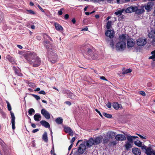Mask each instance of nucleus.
<instances>
[{
	"label": "nucleus",
	"instance_id": "nucleus-36",
	"mask_svg": "<svg viewBox=\"0 0 155 155\" xmlns=\"http://www.w3.org/2000/svg\"><path fill=\"white\" fill-rule=\"evenodd\" d=\"M112 23V22L111 21H108L106 25V28L107 29H109L110 28L111 25Z\"/></svg>",
	"mask_w": 155,
	"mask_h": 155
},
{
	"label": "nucleus",
	"instance_id": "nucleus-28",
	"mask_svg": "<svg viewBox=\"0 0 155 155\" xmlns=\"http://www.w3.org/2000/svg\"><path fill=\"white\" fill-rule=\"evenodd\" d=\"M42 139L45 142H48V140L46 132H45L44 134L43 135Z\"/></svg>",
	"mask_w": 155,
	"mask_h": 155
},
{
	"label": "nucleus",
	"instance_id": "nucleus-35",
	"mask_svg": "<svg viewBox=\"0 0 155 155\" xmlns=\"http://www.w3.org/2000/svg\"><path fill=\"white\" fill-rule=\"evenodd\" d=\"M43 37L45 39H46L48 40H49L51 41H52V40L51 38L46 33H45L44 34Z\"/></svg>",
	"mask_w": 155,
	"mask_h": 155
},
{
	"label": "nucleus",
	"instance_id": "nucleus-7",
	"mask_svg": "<svg viewBox=\"0 0 155 155\" xmlns=\"http://www.w3.org/2000/svg\"><path fill=\"white\" fill-rule=\"evenodd\" d=\"M58 56L56 54L51 55L48 57L49 61L53 64L55 63L58 60Z\"/></svg>",
	"mask_w": 155,
	"mask_h": 155
},
{
	"label": "nucleus",
	"instance_id": "nucleus-42",
	"mask_svg": "<svg viewBox=\"0 0 155 155\" xmlns=\"http://www.w3.org/2000/svg\"><path fill=\"white\" fill-rule=\"evenodd\" d=\"M6 103L7 104V107L8 110L9 111H11L12 110V108L10 104L8 101H6Z\"/></svg>",
	"mask_w": 155,
	"mask_h": 155
},
{
	"label": "nucleus",
	"instance_id": "nucleus-2",
	"mask_svg": "<svg viewBox=\"0 0 155 155\" xmlns=\"http://www.w3.org/2000/svg\"><path fill=\"white\" fill-rule=\"evenodd\" d=\"M80 50L83 53H85L89 57V59L94 60L96 58V51L94 48L90 44L82 45L81 47Z\"/></svg>",
	"mask_w": 155,
	"mask_h": 155
},
{
	"label": "nucleus",
	"instance_id": "nucleus-45",
	"mask_svg": "<svg viewBox=\"0 0 155 155\" xmlns=\"http://www.w3.org/2000/svg\"><path fill=\"white\" fill-rule=\"evenodd\" d=\"M131 10L132 12H136V11L137 10V7L136 6L135 7H131Z\"/></svg>",
	"mask_w": 155,
	"mask_h": 155
},
{
	"label": "nucleus",
	"instance_id": "nucleus-59",
	"mask_svg": "<svg viewBox=\"0 0 155 155\" xmlns=\"http://www.w3.org/2000/svg\"><path fill=\"white\" fill-rule=\"evenodd\" d=\"M39 93L41 94H42L44 95L46 93L43 90H41L39 92Z\"/></svg>",
	"mask_w": 155,
	"mask_h": 155
},
{
	"label": "nucleus",
	"instance_id": "nucleus-10",
	"mask_svg": "<svg viewBox=\"0 0 155 155\" xmlns=\"http://www.w3.org/2000/svg\"><path fill=\"white\" fill-rule=\"evenodd\" d=\"M41 113L46 119H49L51 117L48 112L45 109H43L41 110Z\"/></svg>",
	"mask_w": 155,
	"mask_h": 155
},
{
	"label": "nucleus",
	"instance_id": "nucleus-5",
	"mask_svg": "<svg viewBox=\"0 0 155 155\" xmlns=\"http://www.w3.org/2000/svg\"><path fill=\"white\" fill-rule=\"evenodd\" d=\"M85 141L84 142V143H81L79 145L78 151L79 153L83 154L85 152L86 149V143H85Z\"/></svg>",
	"mask_w": 155,
	"mask_h": 155
},
{
	"label": "nucleus",
	"instance_id": "nucleus-21",
	"mask_svg": "<svg viewBox=\"0 0 155 155\" xmlns=\"http://www.w3.org/2000/svg\"><path fill=\"white\" fill-rule=\"evenodd\" d=\"M116 134V133L113 131H109L107 133V136L108 137L110 138L113 139L114 137H115Z\"/></svg>",
	"mask_w": 155,
	"mask_h": 155
},
{
	"label": "nucleus",
	"instance_id": "nucleus-4",
	"mask_svg": "<svg viewBox=\"0 0 155 155\" xmlns=\"http://www.w3.org/2000/svg\"><path fill=\"white\" fill-rule=\"evenodd\" d=\"M126 46V43L124 41H119L116 45V49L117 50H124Z\"/></svg>",
	"mask_w": 155,
	"mask_h": 155
},
{
	"label": "nucleus",
	"instance_id": "nucleus-20",
	"mask_svg": "<svg viewBox=\"0 0 155 155\" xmlns=\"http://www.w3.org/2000/svg\"><path fill=\"white\" fill-rule=\"evenodd\" d=\"M102 137L100 136L96 137L94 139L95 145H97L100 143L101 142Z\"/></svg>",
	"mask_w": 155,
	"mask_h": 155
},
{
	"label": "nucleus",
	"instance_id": "nucleus-12",
	"mask_svg": "<svg viewBox=\"0 0 155 155\" xmlns=\"http://www.w3.org/2000/svg\"><path fill=\"white\" fill-rule=\"evenodd\" d=\"M115 139L117 141H122L125 140L126 138L125 136L123 134H118L115 136Z\"/></svg>",
	"mask_w": 155,
	"mask_h": 155
},
{
	"label": "nucleus",
	"instance_id": "nucleus-38",
	"mask_svg": "<svg viewBox=\"0 0 155 155\" xmlns=\"http://www.w3.org/2000/svg\"><path fill=\"white\" fill-rule=\"evenodd\" d=\"M35 112V111L34 109L31 108L28 111V113L29 115H32L33 113H34Z\"/></svg>",
	"mask_w": 155,
	"mask_h": 155
},
{
	"label": "nucleus",
	"instance_id": "nucleus-41",
	"mask_svg": "<svg viewBox=\"0 0 155 155\" xmlns=\"http://www.w3.org/2000/svg\"><path fill=\"white\" fill-rule=\"evenodd\" d=\"M131 7H129L127 8L126 10H124L125 12L127 13H130L132 12L131 11Z\"/></svg>",
	"mask_w": 155,
	"mask_h": 155
},
{
	"label": "nucleus",
	"instance_id": "nucleus-16",
	"mask_svg": "<svg viewBox=\"0 0 155 155\" xmlns=\"http://www.w3.org/2000/svg\"><path fill=\"white\" fill-rule=\"evenodd\" d=\"M133 40L131 38L129 39L127 41V46L128 48L133 47L135 44V42L133 41Z\"/></svg>",
	"mask_w": 155,
	"mask_h": 155
},
{
	"label": "nucleus",
	"instance_id": "nucleus-18",
	"mask_svg": "<svg viewBox=\"0 0 155 155\" xmlns=\"http://www.w3.org/2000/svg\"><path fill=\"white\" fill-rule=\"evenodd\" d=\"M133 153L135 155H140L141 154L140 150L137 148H134L132 149Z\"/></svg>",
	"mask_w": 155,
	"mask_h": 155
},
{
	"label": "nucleus",
	"instance_id": "nucleus-13",
	"mask_svg": "<svg viewBox=\"0 0 155 155\" xmlns=\"http://www.w3.org/2000/svg\"><path fill=\"white\" fill-rule=\"evenodd\" d=\"M11 116V121L12 124V127L13 130H14L15 128V117L14 114L11 111L10 112Z\"/></svg>",
	"mask_w": 155,
	"mask_h": 155
},
{
	"label": "nucleus",
	"instance_id": "nucleus-47",
	"mask_svg": "<svg viewBox=\"0 0 155 155\" xmlns=\"http://www.w3.org/2000/svg\"><path fill=\"white\" fill-rule=\"evenodd\" d=\"M27 11L29 13L31 14H35V12L31 10H27Z\"/></svg>",
	"mask_w": 155,
	"mask_h": 155
},
{
	"label": "nucleus",
	"instance_id": "nucleus-26",
	"mask_svg": "<svg viewBox=\"0 0 155 155\" xmlns=\"http://www.w3.org/2000/svg\"><path fill=\"white\" fill-rule=\"evenodd\" d=\"M148 36L151 38H154L155 37V31H151L148 35Z\"/></svg>",
	"mask_w": 155,
	"mask_h": 155
},
{
	"label": "nucleus",
	"instance_id": "nucleus-61",
	"mask_svg": "<svg viewBox=\"0 0 155 155\" xmlns=\"http://www.w3.org/2000/svg\"><path fill=\"white\" fill-rule=\"evenodd\" d=\"M75 140V137H73L71 140L70 141V142L71 143H73L74 141Z\"/></svg>",
	"mask_w": 155,
	"mask_h": 155
},
{
	"label": "nucleus",
	"instance_id": "nucleus-24",
	"mask_svg": "<svg viewBox=\"0 0 155 155\" xmlns=\"http://www.w3.org/2000/svg\"><path fill=\"white\" fill-rule=\"evenodd\" d=\"M137 138H138V137L135 136H128L127 137V140L129 143L133 142V139H135Z\"/></svg>",
	"mask_w": 155,
	"mask_h": 155
},
{
	"label": "nucleus",
	"instance_id": "nucleus-49",
	"mask_svg": "<svg viewBox=\"0 0 155 155\" xmlns=\"http://www.w3.org/2000/svg\"><path fill=\"white\" fill-rule=\"evenodd\" d=\"M119 16L118 18L119 20H121L124 18V17L123 15H121Z\"/></svg>",
	"mask_w": 155,
	"mask_h": 155
},
{
	"label": "nucleus",
	"instance_id": "nucleus-25",
	"mask_svg": "<svg viewBox=\"0 0 155 155\" xmlns=\"http://www.w3.org/2000/svg\"><path fill=\"white\" fill-rule=\"evenodd\" d=\"M48 40L45 39L43 42V44L46 47V48L49 47L50 46H52V45Z\"/></svg>",
	"mask_w": 155,
	"mask_h": 155
},
{
	"label": "nucleus",
	"instance_id": "nucleus-60",
	"mask_svg": "<svg viewBox=\"0 0 155 155\" xmlns=\"http://www.w3.org/2000/svg\"><path fill=\"white\" fill-rule=\"evenodd\" d=\"M100 79H102V80H105V81H108V80L106 79L104 77V76H101L100 77Z\"/></svg>",
	"mask_w": 155,
	"mask_h": 155
},
{
	"label": "nucleus",
	"instance_id": "nucleus-17",
	"mask_svg": "<svg viewBox=\"0 0 155 155\" xmlns=\"http://www.w3.org/2000/svg\"><path fill=\"white\" fill-rule=\"evenodd\" d=\"M64 131L66 133H69V134L70 136H72L73 135L74 133L72 130L69 127H65L64 128Z\"/></svg>",
	"mask_w": 155,
	"mask_h": 155
},
{
	"label": "nucleus",
	"instance_id": "nucleus-54",
	"mask_svg": "<svg viewBox=\"0 0 155 155\" xmlns=\"http://www.w3.org/2000/svg\"><path fill=\"white\" fill-rule=\"evenodd\" d=\"M149 59H153V61H155V55H152L151 56L149 57Z\"/></svg>",
	"mask_w": 155,
	"mask_h": 155
},
{
	"label": "nucleus",
	"instance_id": "nucleus-62",
	"mask_svg": "<svg viewBox=\"0 0 155 155\" xmlns=\"http://www.w3.org/2000/svg\"><path fill=\"white\" fill-rule=\"evenodd\" d=\"M38 7L39 8L41 11L42 12H44V11L43 10V9L40 6V5H38Z\"/></svg>",
	"mask_w": 155,
	"mask_h": 155
},
{
	"label": "nucleus",
	"instance_id": "nucleus-3",
	"mask_svg": "<svg viewBox=\"0 0 155 155\" xmlns=\"http://www.w3.org/2000/svg\"><path fill=\"white\" fill-rule=\"evenodd\" d=\"M142 149L145 150L146 153L147 155H155V150H153L150 147H147L143 145L142 147Z\"/></svg>",
	"mask_w": 155,
	"mask_h": 155
},
{
	"label": "nucleus",
	"instance_id": "nucleus-50",
	"mask_svg": "<svg viewBox=\"0 0 155 155\" xmlns=\"http://www.w3.org/2000/svg\"><path fill=\"white\" fill-rule=\"evenodd\" d=\"M63 9V8H61L60 10H59L58 11V14L59 15H60L62 14L63 12L62 11V10Z\"/></svg>",
	"mask_w": 155,
	"mask_h": 155
},
{
	"label": "nucleus",
	"instance_id": "nucleus-15",
	"mask_svg": "<svg viewBox=\"0 0 155 155\" xmlns=\"http://www.w3.org/2000/svg\"><path fill=\"white\" fill-rule=\"evenodd\" d=\"M153 5V3L151 2L147 3V5L145 6V8L147 10V12H149L150 11L152 8Z\"/></svg>",
	"mask_w": 155,
	"mask_h": 155
},
{
	"label": "nucleus",
	"instance_id": "nucleus-34",
	"mask_svg": "<svg viewBox=\"0 0 155 155\" xmlns=\"http://www.w3.org/2000/svg\"><path fill=\"white\" fill-rule=\"evenodd\" d=\"M116 140H114L113 141H110L109 143V145L110 146H114L116 145L117 143Z\"/></svg>",
	"mask_w": 155,
	"mask_h": 155
},
{
	"label": "nucleus",
	"instance_id": "nucleus-46",
	"mask_svg": "<svg viewBox=\"0 0 155 155\" xmlns=\"http://www.w3.org/2000/svg\"><path fill=\"white\" fill-rule=\"evenodd\" d=\"M109 141V138H106L104 140L103 143L104 144H107L108 143Z\"/></svg>",
	"mask_w": 155,
	"mask_h": 155
},
{
	"label": "nucleus",
	"instance_id": "nucleus-63",
	"mask_svg": "<svg viewBox=\"0 0 155 155\" xmlns=\"http://www.w3.org/2000/svg\"><path fill=\"white\" fill-rule=\"evenodd\" d=\"M39 130V129H38V128L36 129L33 130L32 131V132L33 133H36V132H38Z\"/></svg>",
	"mask_w": 155,
	"mask_h": 155
},
{
	"label": "nucleus",
	"instance_id": "nucleus-1",
	"mask_svg": "<svg viewBox=\"0 0 155 155\" xmlns=\"http://www.w3.org/2000/svg\"><path fill=\"white\" fill-rule=\"evenodd\" d=\"M25 58L28 63L33 67H38L41 64V58L35 52H32L27 53L25 55Z\"/></svg>",
	"mask_w": 155,
	"mask_h": 155
},
{
	"label": "nucleus",
	"instance_id": "nucleus-11",
	"mask_svg": "<svg viewBox=\"0 0 155 155\" xmlns=\"http://www.w3.org/2000/svg\"><path fill=\"white\" fill-rule=\"evenodd\" d=\"M105 35L106 36L109 37L110 38H112L114 36V32L113 30H108L106 31Z\"/></svg>",
	"mask_w": 155,
	"mask_h": 155
},
{
	"label": "nucleus",
	"instance_id": "nucleus-53",
	"mask_svg": "<svg viewBox=\"0 0 155 155\" xmlns=\"http://www.w3.org/2000/svg\"><path fill=\"white\" fill-rule=\"evenodd\" d=\"M6 58H7L10 61H11L12 58L9 55H8L6 56Z\"/></svg>",
	"mask_w": 155,
	"mask_h": 155
},
{
	"label": "nucleus",
	"instance_id": "nucleus-56",
	"mask_svg": "<svg viewBox=\"0 0 155 155\" xmlns=\"http://www.w3.org/2000/svg\"><path fill=\"white\" fill-rule=\"evenodd\" d=\"M31 146H32L33 147H35L36 146V144L35 143V140H33L31 142Z\"/></svg>",
	"mask_w": 155,
	"mask_h": 155
},
{
	"label": "nucleus",
	"instance_id": "nucleus-8",
	"mask_svg": "<svg viewBox=\"0 0 155 155\" xmlns=\"http://www.w3.org/2000/svg\"><path fill=\"white\" fill-rule=\"evenodd\" d=\"M147 43L146 39H143L142 38H139L137 40V43L139 46H142L145 45Z\"/></svg>",
	"mask_w": 155,
	"mask_h": 155
},
{
	"label": "nucleus",
	"instance_id": "nucleus-40",
	"mask_svg": "<svg viewBox=\"0 0 155 155\" xmlns=\"http://www.w3.org/2000/svg\"><path fill=\"white\" fill-rule=\"evenodd\" d=\"M132 70L131 69H126V70H124V71L123 72L122 74H127L129 73H130L132 72Z\"/></svg>",
	"mask_w": 155,
	"mask_h": 155
},
{
	"label": "nucleus",
	"instance_id": "nucleus-29",
	"mask_svg": "<svg viewBox=\"0 0 155 155\" xmlns=\"http://www.w3.org/2000/svg\"><path fill=\"white\" fill-rule=\"evenodd\" d=\"M120 105H121L119 104L117 102L114 103L113 104V107L116 110H117L120 108Z\"/></svg>",
	"mask_w": 155,
	"mask_h": 155
},
{
	"label": "nucleus",
	"instance_id": "nucleus-44",
	"mask_svg": "<svg viewBox=\"0 0 155 155\" xmlns=\"http://www.w3.org/2000/svg\"><path fill=\"white\" fill-rule=\"evenodd\" d=\"M31 95L37 100H38L40 99V97L39 96H38L37 95H36L34 94H32Z\"/></svg>",
	"mask_w": 155,
	"mask_h": 155
},
{
	"label": "nucleus",
	"instance_id": "nucleus-48",
	"mask_svg": "<svg viewBox=\"0 0 155 155\" xmlns=\"http://www.w3.org/2000/svg\"><path fill=\"white\" fill-rule=\"evenodd\" d=\"M121 38L122 39L123 41H125L126 39V36L125 35L122 34L121 35Z\"/></svg>",
	"mask_w": 155,
	"mask_h": 155
},
{
	"label": "nucleus",
	"instance_id": "nucleus-51",
	"mask_svg": "<svg viewBox=\"0 0 155 155\" xmlns=\"http://www.w3.org/2000/svg\"><path fill=\"white\" fill-rule=\"evenodd\" d=\"M110 46L113 48H114V43L113 41L112 40L110 42Z\"/></svg>",
	"mask_w": 155,
	"mask_h": 155
},
{
	"label": "nucleus",
	"instance_id": "nucleus-58",
	"mask_svg": "<svg viewBox=\"0 0 155 155\" xmlns=\"http://www.w3.org/2000/svg\"><path fill=\"white\" fill-rule=\"evenodd\" d=\"M140 94L143 96H145L146 95V94L145 92L143 91H141L140 92Z\"/></svg>",
	"mask_w": 155,
	"mask_h": 155
},
{
	"label": "nucleus",
	"instance_id": "nucleus-14",
	"mask_svg": "<svg viewBox=\"0 0 155 155\" xmlns=\"http://www.w3.org/2000/svg\"><path fill=\"white\" fill-rule=\"evenodd\" d=\"M66 94L68 97L74 100L76 98V95H75L69 90L66 91Z\"/></svg>",
	"mask_w": 155,
	"mask_h": 155
},
{
	"label": "nucleus",
	"instance_id": "nucleus-64",
	"mask_svg": "<svg viewBox=\"0 0 155 155\" xmlns=\"http://www.w3.org/2000/svg\"><path fill=\"white\" fill-rule=\"evenodd\" d=\"M65 103L66 104L68 105L69 106L71 105V102L69 101H66L65 102Z\"/></svg>",
	"mask_w": 155,
	"mask_h": 155
},
{
	"label": "nucleus",
	"instance_id": "nucleus-32",
	"mask_svg": "<svg viewBox=\"0 0 155 155\" xmlns=\"http://www.w3.org/2000/svg\"><path fill=\"white\" fill-rule=\"evenodd\" d=\"M145 12V10L143 8H142L141 9H138V8L137 7V10L136 11V13L137 14H141L142 13H143Z\"/></svg>",
	"mask_w": 155,
	"mask_h": 155
},
{
	"label": "nucleus",
	"instance_id": "nucleus-57",
	"mask_svg": "<svg viewBox=\"0 0 155 155\" xmlns=\"http://www.w3.org/2000/svg\"><path fill=\"white\" fill-rule=\"evenodd\" d=\"M106 105L107 107L109 108H110L111 107V103L109 102H108L107 104Z\"/></svg>",
	"mask_w": 155,
	"mask_h": 155
},
{
	"label": "nucleus",
	"instance_id": "nucleus-52",
	"mask_svg": "<svg viewBox=\"0 0 155 155\" xmlns=\"http://www.w3.org/2000/svg\"><path fill=\"white\" fill-rule=\"evenodd\" d=\"M95 110L99 114V115H100V116L102 117V118H103V115L101 114V113L97 109H95Z\"/></svg>",
	"mask_w": 155,
	"mask_h": 155
},
{
	"label": "nucleus",
	"instance_id": "nucleus-37",
	"mask_svg": "<svg viewBox=\"0 0 155 155\" xmlns=\"http://www.w3.org/2000/svg\"><path fill=\"white\" fill-rule=\"evenodd\" d=\"M125 146L126 149L127 150L132 147L131 145L129 142L127 143L125 145Z\"/></svg>",
	"mask_w": 155,
	"mask_h": 155
},
{
	"label": "nucleus",
	"instance_id": "nucleus-6",
	"mask_svg": "<svg viewBox=\"0 0 155 155\" xmlns=\"http://www.w3.org/2000/svg\"><path fill=\"white\" fill-rule=\"evenodd\" d=\"M46 49L49 56H50V55H52L56 54V51L54 48H52V46H50L49 47L46 48Z\"/></svg>",
	"mask_w": 155,
	"mask_h": 155
},
{
	"label": "nucleus",
	"instance_id": "nucleus-22",
	"mask_svg": "<svg viewBox=\"0 0 155 155\" xmlns=\"http://www.w3.org/2000/svg\"><path fill=\"white\" fill-rule=\"evenodd\" d=\"M41 118V116L39 114H36L34 116V120L37 121H40Z\"/></svg>",
	"mask_w": 155,
	"mask_h": 155
},
{
	"label": "nucleus",
	"instance_id": "nucleus-23",
	"mask_svg": "<svg viewBox=\"0 0 155 155\" xmlns=\"http://www.w3.org/2000/svg\"><path fill=\"white\" fill-rule=\"evenodd\" d=\"M54 26L56 30L57 31H62L63 30V28L62 26L58 23L57 22L55 23Z\"/></svg>",
	"mask_w": 155,
	"mask_h": 155
},
{
	"label": "nucleus",
	"instance_id": "nucleus-39",
	"mask_svg": "<svg viewBox=\"0 0 155 155\" xmlns=\"http://www.w3.org/2000/svg\"><path fill=\"white\" fill-rule=\"evenodd\" d=\"M103 114L104 116L108 118H110L112 117V115L111 114H108L106 113L103 112Z\"/></svg>",
	"mask_w": 155,
	"mask_h": 155
},
{
	"label": "nucleus",
	"instance_id": "nucleus-33",
	"mask_svg": "<svg viewBox=\"0 0 155 155\" xmlns=\"http://www.w3.org/2000/svg\"><path fill=\"white\" fill-rule=\"evenodd\" d=\"M124 11V9H122L118 10L117 12H115L114 14L116 15L120 16L121 15L122 13Z\"/></svg>",
	"mask_w": 155,
	"mask_h": 155
},
{
	"label": "nucleus",
	"instance_id": "nucleus-55",
	"mask_svg": "<svg viewBox=\"0 0 155 155\" xmlns=\"http://www.w3.org/2000/svg\"><path fill=\"white\" fill-rule=\"evenodd\" d=\"M130 1V0H124V1L122 0L120 1V3L122 4L123 3H127L129 2Z\"/></svg>",
	"mask_w": 155,
	"mask_h": 155
},
{
	"label": "nucleus",
	"instance_id": "nucleus-31",
	"mask_svg": "<svg viewBox=\"0 0 155 155\" xmlns=\"http://www.w3.org/2000/svg\"><path fill=\"white\" fill-rule=\"evenodd\" d=\"M55 122L58 124H61L63 123V119L60 117H58L56 119Z\"/></svg>",
	"mask_w": 155,
	"mask_h": 155
},
{
	"label": "nucleus",
	"instance_id": "nucleus-30",
	"mask_svg": "<svg viewBox=\"0 0 155 155\" xmlns=\"http://www.w3.org/2000/svg\"><path fill=\"white\" fill-rule=\"evenodd\" d=\"M134 143L135 145L139 147H142L143 146L142 143L138 140H137V141H135L134 142Z\"/></svg>",
	"mask_w": 155,
	"mask_h": 155
},
{
	"label": "nucleus",
	"instance_id": "nucleus-27",
	"mask_svg": "<svg viewBox=\"0 0 155 155\" xmlns=\"http://www.w3.org/2000/svg\"><path fill=\"white\" fill-rule=\"evenodd\" d=\"M13 68L15 71V73L16 74L19 76H22V73L20 72V71L17 68H16L15 67H14Z\"/></svg>",
	"mask_w": 155,
	"mask_h": 155
},
{
	"label": "nucleus",
	"instance_id": "nucleus-43",
	"mask_svg": "<svg viewBox=\"0 0 155 155\" xmlns=\"http://www.w3.org/2000/svg\"><path fill=\"white\" fill-rule=\"evenodd\" d=\"M0 114L3 117H6V115L5 113L2 110H0Z\"/></svg>",
	"mask_w": 155,
	"mask_h": 155
},
{
	"label": "nucleus",
	"instance_id": "nucleus-9",
	"mask_svg": "<svg viewBox=\"0 0 155 155\" xmlns=\"http://www.w3.org/2000/svg\"><path fill=\"white\" fill-rule=\"evenodd\" d=\"M85 143L88 147H90L93 145H95L94 140L93 138L91 137L87 141H85Z\"/></svg>",
	"mask_w": 155,
	"mask_h": 155
},
{
	"label": "nucleus",
	"instance_id": "nucleus-19",
	"mask_svg": "<svg viewBox=\"0 0 155 155\" xmlns=\"http://www.w3.org/2000/svg\"><path fill=\"white\" fill-rule=\"evenodd\" d=\"M40 124L46 128H49L50 127V125L48 123L44 120H42L40 122Z\"/></svg>",
	"mask_w": 155,
	"mask_h": 155
}]
</instances>
